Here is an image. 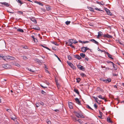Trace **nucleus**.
Returning <instances> with one entry per match:
<instances>
[{
    "label": "nucleus",
    "instance_id": "f257e3e1",
    "mask_svg": "<svg viewBox=\"0 0 124 124\" xmlns=\"http://www.w3.org/2000/svg\"><path fill=\"white\" fill-rule=\"evenodd\" d=\"M11 65L8 64H3L1 65V67L6 69H9L11 67Z\"/></svg>",
    "mask_w": 124,
    "mask_h": 124
},
{
    "label": "nucleus",
    "instance_id": "f03ea898",
    "mask_svg": "<svg viewBox=\"0 0 124 124\" xmlns=\"http://www.w3.org/2000/svg\"><path fill=\"white\" fill-rule=\"evenodd\" d=\"M105 10L107 14L108 15L112 16V14L110 12V10L107 8H105Z\"/></svg>",
    "mask_w": 124,
    "mask_h": 124
},
{
    "label": "nucleus",
    "instance_id": "7ed1b4c3",
    "mask_svg": "<svg viewBox=\"0 0 124 124\" xmlns=\"http://www.w3.org/2000/svg\"><path fill=\"white\" fill-rule=\"evenodd\" d=\"M77 66L78 69L83 71L84 70V68H83V66H81L80 65H78Z\"/></svg>",
    "mask_w": 124,
    "mask_h": 124
},
{
    "label": "nucleus",
    "instance_id": "20e7f679",
    "mask_svg": "<svg viewBox=\"0 0 124 124\" xmlns=\"http://www.w3.org/2000/svg\"><path fill=\"white\" fill-rule=\"evenodd\" d=\"M89 41H91L92 42H93L94 43L97 45H98L99 44V43L97 41L94 39H89Z\"/></svg>",
    "mask_w": 124,
    "mask_h": 124
},
{
    "label": "nucleus",
    "instance_id": "39448f33",
    "mask_svg": "<svg viewBox=\"0 0 124 124\" xmlns=\"http://www.w3.org/2000/svg\"><path fill=\"white\" fill-rule=\"evenodd\" d=\"M0 3L4 5L5 6L8 7L9 6V4L8 3H7L6 2H0Z\"/></svg>",
    "mask_w": 124,
    "mask_h": 124
},
{
    "label": "nucleus",
    "instance_id": "423d86ee",
    "mask_svg": "<svg viewBox=\"0 0 124 124\" xmlns=\"http://www.w3.org/2000/svg\"><path fill=\"white\" fill-rule=\"evenodd\" d=\"M103 37L104 38L107 37L108 38H111L112 37V36L108 34H104Z\"/></svg>",
    "mask_w": 124,
    "mask_h": 124
},
{
    "label": "nucleus",
    "instance_id": "0eeeda50",
    "mask_svg": "<svg viewBox=\"0 0 124 124\" xmlns=\"http://www.w3.org/2000/svg\"><path fill=\"white\" fill-rule=\"evenodd\" d=\"M78 41H76L73 39H70V43H71V44H72L73 43H74V44L78 43Z\"/></svg>",
    "mask_w": 124,
    "mask_h": 124
},
{
    "label": "nucleus",
    "instance_id": "6e6552de",
    "mask_svg": "<svg viewBox=\"0 0 124 124\" xmlns=\"http://www.w3.org/2000/svg\"><path fill=\"white\" fill-rule=\"evenodd\" d=\"M75 100L76 101V102L78 105H81L80 102V101L79 99L77 98H76L75 99Z\"/></svg>",
    "mask_w": 124,
    "mask_h": 124
},
{
    "label": "nucleus",
    "instance_id": "1a4fd4ad",
    "mask_svg": "<svg viewBox=\"0 0 124 124\" xmlns=\"http://www.w3.org/2000/svg\"><path fill=\"white\" fill-rule=\"evenodd\" d=\"M87 8L89 10L93 12H95L93 8L89 7H87Z\"/></svg>",
    "mask_w": 124,
    "mask_h": 124
},
{
    "label": "nucleus",
    "instance_id": "9d476101",
    "mask_svg": "<svg viewBox=\"0 0 124 124\" xmlns=\"http://www.w3.org/2000/svg\"><path fill=\"white\" fill-rule=\"evenodd\" d=\"M30 20L34 23L36 24L37 23L36 20L35 19L34 17H32L30 18Z\"/></svg>",
    "mask_w": 124,
    "mask_h": 124
},
{
    "label": "nucleus",
    "instance_id": "9b49d317",
    "mask_svg": "<svg viewBox=\"0 0 124 124\" xmlns=\"http://www.w3.org/2000/svg\"><path fill=\"white\" fill-rule=\"evenodd\" d=\"M8 60H14L15 59V58L14 57L10 56H8Z\"/></svg>",
    "mask_w": 124,
    "mask_h": 124
},
{
    "label": "nucleus",
    "instance_id": "f8f14e48",
    "mask_svg": "<svg viewBox=\"0 0 124 124\" xmlns=\"http://www.w3.org/2000/svg\"><path fill=\"white\" fill-rule=\"evenodd\" d=\"M74 56L75 58L77 59H78V60H79L80 59H81V58L80 56L78 54H77L76 55H74Z\"/></svg>",
    "mask_w": 124,
    "mask_h": 124
},
{
    "label": "nucleus",
    "instance_id": "ddd939ff",
    "mask_svg": "<svg viewBox=\"0 0 124 124\" xmlns=\"http://www.w3.org/2000/svg\"><path fill=\"white\" fill-rule=\"evenodd\" d=\"M70 67L73 70H75L76 69V67L74 66L73 64L71 62H70Z\"/></svg>",
    "mask_w": 124,
    "mask_h": 124
},
{
    "label": "nucleus",
    "instance_id": "4468645a",
    "mask_svg": "<svg viewBox=\"0 0 124 124\" xmlns=\"http://www.w3.org/2000/svg\"><path fill=\"white\" fill-rule=\"evenodd\" d=\"M113 66V67L114 68V69L115 70H116L117 69V66L114 63L112 64Z\"/></svg>",
    "mask_w": 124,
    "mask_h": 124
},
{
    "label": "nucleus",
    "instance_id": "2eb2a0df",
    "mask_svg": "<svg viewBox=\"0 0 124 124\" xmlns=\"http://www.w3.org/2000/svg\"><path fill=\"white\" fill-rule=\"evenodd\" d=\"M46 10L48 11L51 10V8L50 6L49 5H47L46 7Z\"/></svg>",
    "mask_w": 124,
    "mask_h": 124
},
{
    "label": "nucleus",
    "instance_id": "dca6fc26",
    "mask_svg": "<svg viewBox=\"0 0 124 124\" xmlns=\"http://www.w3.org/2000/svg\"><path fill=\"white\" fill-rule=\"evenodd\" d=\"M97 89L99 91H101L103 93L104 92V91L102 89L99 87H97Z\"/></svg>",
    "mask_w": 124,
    "mask_h": 124
},
{
    "label": "nucleus",
    "instance_id": "f3484780",
    "mask_svg": "<svg viewBox=\"0 0 124 124\" xmlns=\"http://www.w3.org/2000/svg\"><path fill=\"white\" fill-rule=\"evenodd\" d=\"M111 81V79L110 78H108L106 79H105V82L106 83H108L110 82Z\"/></svg>",
    "mask_w": 124,
    "mask_h": 124
},
{
    "label": "nucleus",
    "instance_id": "a211bd4d",
    "mask_svg": "<svg viewBox=\"0 0 124 124\" xmlns=\"http://www.w3.org/2000/svg\"><path fill=\"white\" fill-rule=\"evenodd\" d=\"M74 112L76 115V116L78 118H79L80 116H80V113H78L77 112L75 111H74Z\"/></svg>",
    "mask_w": 124,
    "mask_h": 124
},
{
    "label": "nucleus",
    "instance_id": "6ab92c4d",
    "mask_svg": "<svg viewBox=\"0 0 124 124\" xmlns=\"http://www.w3.org/2000/svg\"><path fill=\"white\" fill-rule=\"evenodd\" d=\"M97 4H98L100 5H103L105 4L102 1H101V2L97 1Z\"/></svg>",
    "mask_w": 124,
    "mask_h": 124
},
{
    "label": "nucleus",
    "instance_id": "aec40b11",
    "mask_svg": "<svg viewBox=\"0 0 124 124\" xmlns=\"http://www.w3.org/2000/svg\"><path fill=\"white\" fill-rule=\"evenodd\" d=\"M80 55L81 57L83 58H85V54L83 53H81L80 54Z\"/></svg>",
    "mask_w": 124,
    "mask_h": 124
},
{
    "label": "nucleus",
    "instance_id": "412c9836",
    "mask_svg": "<svg viewBox=\"0 0 124 124\" xmlns=\"http://www.w3.org/2000/svg\"><path fill=\"white\" fill-rule=\"evenodd\" d=\"M107 121L109 123H112L113 122L111 120L110 118L109 117H108L107 118Z\"/></svg>",
    "mask_w": 124,
    "mask_h": 124
},
{
    "label": "nucleus",
    "instance_id": "4be33fe9",
    "mask_svg": "<svg viewBox=\"0 0 124 124\" xmlns=\"http://www.w3.org/2000/svg\"><path fill=\"white\" fill-rule=\"evenodd\" d=\"M8 56H3L2 57V58L4 60H8Z\"/></svg>",
    "mask_w": 124,
    "mask_h": 124
},
{
    "label": "nucleus",
    "instance_id": "5701e85b",
    "mask_svg": "<svg viewBox=\"0 0 124 124\" xmlns=\"http://www.w3.org/2000/svg\"><path fill=\"white\" fill-rule=\"evenodd\" d=\"M82 52L83 53H85L86 51V49L85 48H83V47L81 48Z\"/></svg>",
    "mask_w": 124,
    "mask_h": 124
},
{
    "label": "nucleus",
    "instance_id": "b1692460",
    "mask_svg": "<svg viewBox=\"0 0 124 124\" xmlns=\"http://www.w3.org/2000/svg\"><path fill=\"white\" fill-rule=\"evenodd\" d=\"M33 29H34L35 30H38L39 31H40V28L39 27H36L35 28H32Z\"/></svg>",
    "mask_w": 124,
    "mask_h": 124
},
{
    "label": "nucleus",
    "instance_id": "393cba45",
    "mask_svg": "<svg viewBox=\"0 0 124 124\" xmlns=\"http://www.w3.org/2000/svg\"><path fill=\"white\" fill-rule=\"evenodd\" d=\"M107 55H108V56L111 59H113V58L112 57V55L110 54L109 53L107 54Z\"/></svg>",
    "mask_w": 124,
    "mask_h": 124
},
{
    "label": "nucleus",
    "instance_id": "a878e982",
    "mask_svg": "<svg viewBox=\"0 0 124 124\" xmlns=\"http://www.w3.org/2000/svg\"><path fill=\"white\" fill-rule=\"evenodd\" d=\"M17 31H19V32H24L23 30H22V29H18L17 30Z\"/></svg>",
    "mask_w": 124,
    "mask_h": 124
},
{
    "label": "nucleus",
    "instance_id": "bb28decb",
    "mask_svg": "<svg viewBox=\"0 0 124 124\" xmlns=\"http://www.w3.org/2000/svg\"><path fill=\"white\" fill-rule=\"evenodd\" d=\"M74 92H75L76 93H77L78 95L79 94V93L78 90L77 89H74Z\"/></svg>",
    "mask_w": 124,
    "mask_h": 124
},
{
    "label": "nucleus",
    "instance_id": "cd10ccee",
    "mask_svg": "<svg viewBox=\"0 0 124 124\" xmlns=\"http://www.w3.org/2000/svg\"><path fill=\"white\" fill-rule=\"evenodd\" d=\"M35 3H37L39 4V5H40L41 6H43V4L42 3H41L40 2H39L38 1H36V2H35Z\"/></svg>",
    "mask_w": 124,
    "mask_h": 124
},
{
    "label": "nucleus",
    "instance_id": "c85d7f7f",
    "mask_svg": "<svg viewBox=\"0 0 124 124\" xmlns=\"http://www.w3.org/2000/svg\"><path fill=\"white\" fill-rule=\"evenodd\" d=\"M40 102H38L36 104V106L37 107H38L40 106Z\"/></svg>",
    "mask_w": 124,
    "mask_h": 124
},
{
    "label": "nucleus",
    "instance_id": "c756f323",
    "mask_svg": "<svg viewBox=\"0 0 124 124\" xmlns=\"http://www.w3.org/2000/svg\"><path fill=\"white\" fill-rule=\"evenodd\" d=\"M98 34L100 36L103 35L101 31H100L98 32Z\"/></svg>",
    "mask_w": 124,
    "mask_h": 124
},
{
    "label": "nucleus",
    "instance_id": "7c9ffc66",
    "mask_svg": "<svg viewBox=\"0 0 124 124\" xmlns=\"http://www.w3.org/2000/svg\"><path fill=\"white\" fill-rule=\"evenodd\" d=\"M79 118H84L85 117L84 116H83V115L81 114V113H80V116H79Z\"/></svg>",
    "mask_w": 124,
    "mask_h": 124
},
{
    "label": "nucleus",
    "instance_id": "2f4dec72",
    "mask_svg": "<svg viewBox=\"0 0 124 124\" xmlns=\"http://www.w3.org/2000/svg\"><path fill=\"white\" fill-rule=\"evenodd\" d=\"M76 80H77V82L78 83H79L80 82L81 79L80 78H77Z\"/></svg>",
    "mask_w": 124,
    "mask_h": 124
},
{
    "label": "nucleus",
    "instance_id": "473e14b6",
    "mask_svg": "<svg viewBox=\"0 0 124 124\" xmlns=\"http://www.w3.org/2000/svg\"><path fill=\"white\" fill-rule=\"evenodd\" d=\"M65 42L66 45L67 46L70 45V42H67L66 41Z\"/></svg>",
    "mask_w": 124,
    "mask_h": 124
},
{
    "label": "nucleus",
    "instance_id": "72a5a7b5",
    "mask_svg": "<svg viewBox=\"0 0 124 124\" xmlns=\"http://www.w3.org/2000/svg\"><path fill=\"white\" fill-rule=\"evenodd\" d=\"M16 1L18 3H20V4H23V3L21 1H20V0H16Z\"/></svg>",
    "mask_w": 124,
    "mask_h": 124
},
{
    "label": "nucleus",
    "instance_id": "f704fd0d",
    "mask_svg": "<svg viewBox=\"0 0 124 124\" xmlns=\"http://www.w3.org/2000/svg\"><path fill=\"white\" fill-rule=\"evenodd\" d=\"M86 107L88 108L91 109L92 110H93V109H92L88 105H86Z\"/></svg>",
    "mask_w": 124,
    "mask_h": 124
},
{
    "label": "nucleus",
    "instance_id": "c9c22d12",
    "mask_svg": "<svg viewBox=\"0 0 124 124\" xmlns=\"http://www.w3.org/2000/svg\"><path fill=\"white\" fill-rule=\"evenodd\" d=\"M52 43L54 44L56 46H58V44H57L56 42H55L54 41H52Z\"/></svg>",
    "mask_w": 124,
    "mask_h": 124
},
{
    "label": "nucleus",
    "instance_id": "e433bc0d",
    "mask_svg": "<svg viewBox=\"0 0 124 124\" xmlns=\"http://www.w3.org/2000/svg\"><path fill=\"white\" fill-rule=\"evenodd\" d=\"M94 9L96 10L99 11H103V10H101L100 9H98V8H95Z\"/></svg>",
    "mask_w": 124,
    "mask_h": 124
},
{
    "label": "nucleus",
    "instance_id": "4c0bfd02",
    "mask_svg": "<svg viewBox=\"0 0 124 124\" xmlns=\"http://www.w3.org/2000/svg\"><path fill=\"white\" fill-rule=\"evenodd\" d=\"M41 92L42 94H44V95L46 94V93L43 90H42Z\"/></svg>",
    "mask_w": 124,
    "mask_h": 124
},
{
    "label": "nucleus",
    "instance_id": "58836bf2",
    "mask_svg": "<svg viewBox=\"0 0 124 124\" xmlns=\"http://www.w3.org/2000/svg\"><path fill=\"white\" fill-rule=\"evenodd\" d=\"M17 13H18V14H20V15H21V14L22 15L23 14V12H22L21 11H18V12Z\"/></svg>",
    "mask_w": 124,
    "mask_h": 124
},
{
    "label": "nucleus",
    "instance_id": "ea45409f",
    "mask_svg": "<svg viewBox=\"0 0 124 124\" xmlns=\"http://www.w3.org/2000/svg\"><path fill=\"white\" fill-rule=\"evenodd\" d=\"M72 119L75 122L77 121L75 117H72Z\"/></svg>",
    "mask_w": 124,
    "mask_h": 124
},
{
    "label": "nucleus",
    "instance_id": "a19ab883",
    "mask_svg": "<svg viewBox=\"0 0 124 124\" xmlns=\"http://www.w3.org/2000/svg\"><path fill=\"white\" fill-rule=\"evenodd\" d=\"M54 55L57 58H58V59L59 61H60V62H61V60L55 54H54Z\"/></svg>",
    "mask_w": 124,
    "mask_h": 124
},
{
    "label": "nucleus",
    "instance_id": "79ce46f5",
    "mask_svg": "<svg viewBox=\"0 0 124 124\" xmlns=\"http://www.w3.org/2000/svg\"><path fill=\"white\" fill-rule=\"evenodd\" d=\"M45 83L48 85H49V84H50V83L49 82H47L46 81H45Z\"/></svg>",
    "mask_w": 124,
    "mask_h": 124
},
{
    "label": "nucleus",
    "instance_id": "37998d69",
    "mask_svg": "<svg viewBox=\"0 0 124 124\" xmlns=\"http://www.w3.org/2000/svg\"><path fill=\"white\" fill-rule=\"evenodd\" d=\"M116 41L117 43L120 44L121 45H122V44L121 43L120 41L118 40H116Z\"/></svg>",
    "mask_w": 124,
    "mask_h": 124
},
{
    "label": "nucleus",
    "instance_id": "c03bdc74",
    "mask_svg": "<svg viewBox=\"0 0 124 124\" xmlns=\"http://www.w3.org/2000/svg\"><path fill=\"white\" fill-rule=\"evenodd\" d=\"M80 75L81 76L83 77H84L85 76V75L83 73H82Z\"/></svg>",
    "mask_w": 124,
    "mask_h": 124
},
{
    "label": "nucleus",
    "instance_id": "a18cd8bd",
    "mask_svg": "<svg viewBox=\"0 0 124 124\" xmlns=\"http://www.w3.org/2000/svg\"><path fill=\"white\" fill-rule=\"evenodd\" d=\"M22 47L23 48H24V49H28V47L26 46H23Z\"/></svg>",
    "mask_w": 124,
    "mask_h": 124
},
{
    "label": "nucleus",
    "instance_id": "49530a36",
    "mask_svg": "<svg viewBox=\"0 0 124 124\" xmlns=\"http://www.w3.org/2000/svg\"><path fill=\"white\" fill-rule=\"evenodd\" d=\"M100 80L101 81H102L105 83V79H103V78H101V79H100Z\"/></svg>",
    "mask_w": 124,
    "mask_h": 124
},
{
    "label": "nucleus",
    "instance_id": "de8ad7c7",
    "mask_svg": "<svg viewBox=\"0 0 124 124\" xmlns=\"http://www.w3.org/2000/svg\"><path fill=\"white\" fill-rule=\"evenodd\" d=\"M94 107L96 109H97L98 107L95 104L94 105Z\"/></svg>",
    "mask_w": 124,
    "mask_h": 124
},
{
    "label": "nucleus",
    "instance_id": "09e8293b",
    "mask_svg": "<svg viewBox=\"0 0 124 124\" xmlns=\"http://www.w3.org/2000/svg\"><path fill=\"white\" fill-rule=\"evenodd\" d=\"M23 58L25 60H26L27 59V57L25 56H23Z\"/></svg>",
    "mask_w": 124,
    "mask_h": 124
},
{
    "label": "nucleus",
    "instance_id": "8fccbe9b",
    "mask_svg": "<svg viewBox=\"0 0 124 124\" xmlns=\"http://www.w3.org/2000/svg\"><path fill=\"white\" fill-rule=\"evenodd\" d=\"M65 23L67 25H68L70 24V21H66V22Z\"/></svg>",
    "mask_w": 124,
    "mask_h": 124
},
{
    "label": "nucleus",
    "instance_id": "3c124183",
    "mask_svg": "<svg viewBox=\"0 0 124 124\" xmlns=\"http://www.w3.org/2000/svg\"><path fill=\"white\" fill-rule=\"evenodd\" d=\"M83 48H85V49H86V51H87V50L89 49L87 47H85L83 46Z\"/></svg>",
    "mask_w": 124,
    "mask_h": 124
},
{
    "label": "nucleus",
    "instance_id": "603ef678",
    "mask_svg": "<svg viewBox=\"0 0 124 124\" xmlns=\"http://www.w3.org/2000/svg\"><path fill=\"white\" fill-rule=\"evenodd\" d=\"M78 121L80 124H82V122L81 121V120L80 119H78Z\"/></svg>",
    "mask_w": 124,
    "mask_h": 124
},
{
    "label": "nucleus",
    "instance_id": "864d4df0",
    "mask_svg": "<svg viewBox=\"0 0 124 124\" xmlns=\"http://www.w3.org/2000/svg\"><path fill=\"white\" fill-rule=\"evenodd\" d=\"M31 37L33 39V40H34V41H35V38H35L34 37V36H31Z\"/></svg>",
    "mask_w": 124,
    "mask_h": 124
},
{
    "label": "nucleus",
    "instance_id": "5fc2aeb1",
    "mask_svg": "<svg viewBox=\"0 0 124 124\" xmlns=\"http://www.w3.org/2000/svg\"><path fill=\"white\" fill-rule=\"evenodd\" d=\"M85 60H86L87 61H88L89 60V58L87 56H86V57L85 58Z\"/></svg>",
    "mask_w": 124,
    "mask_h": 124
},
{
    "label": "nucleus",
    "instance_id": "6e6d98bb",
    "mask_svg": "<svg viewBox=\"0 0 124 124\" xmlns=\"http://www.w3.org/2000/svg\"><path fill=\"white\" fill-rule=\"evenodd\" d=\"M107 63H112V64L113 63V62L111 61H107Z\"/></svg>",
    "mask_w": 124,
    "mask_h": 124
},
{
    "label": "nucleus",
    "instance_id": "4d7b16f0",
    "mask_svg": "<svg viewBox=\"0 0 124 124\" xmlns=\"http://www.w3.org/2000/svg\"><path fill=\"white\" fill-rule=\"evenodd\" d=\"M70 47H71L72 48H74V49H75V47L73 46L72 44H70Z\"/></svg>",
    "mask_w": 124,
    "mask_h": 124
},
{
    "label": "nucleus",
    "instance_id": "13d9d810",
    "mask_svg": "<svg viewBox=\"0 0 124 124\" xmlns=\"http://www.w3.org/2000/svg\"><path fill=\"white\" fill-rule=\"evenodd\" d=\"M6 111L9 112H10L11 111V110L10 109H6Z\"/></svg>",
    "mask_w": 124,
    "mask_h": 124
},
{
    "label": "nucleus",
    "instance_id": "bf43d9fd",
    "mask_svg": "<svg viewBox=\"0 0 124 124\" xmlns=\"http://www.w3.org/2000/svg\"><path fill=\"white\" fill-rule=\"evenodd\" d=\"M47 122L48 124H51V122L50 121H47Z\"/></svg>",
    "mask_w": 124,
    "mask_h": 124
},
{
    "label": "nucleus",
    "instance_id": "052dcab7",
    "mask_svg": "<svg viewBox=\"0 0 124 124\" xmlns=\"http://www.w3.org/2000/svg\"><path fill=\"white\" fill-rule=\"evenodd\" d=\"M28 70L32 72H34V71H33V70L31 69H29Z\"/></svg>",
    "mask_w": 124,
    "mask_h": 124
},
{
    "label": "nucleus",
    "instance_id": "680f3d73",
    "mask_svg": "<svg viewBox=\"0 0 124 124\" xmlns=\"http://www.w3.org/2000/svg\"><path fill=\"white\" fill-rule=\"evenodd\" d=\"M40 105H42L43 106L44 105V103L43 102H41V103H40Z\"/></svg>",
    "mask_w": 124,
    "mask_h": 124
},
{
    "label": "nucleus",
    "instance_id": "e2e57ef3",
    "mask_svg": "<svg viewBox=\"0 0 124 124\" xmlns=\"http://www.w3.org/2000/svg\"><path fill=\"white\" fill-rule=\"evenodd\" d=\"M83 42L84 43H86L89 42V41H83Z\"/></svg>",
    "mask_w": 124,
    "mask_h": 124
},
{
    "label": "nucleus",
    "instance_id": "0e129e2a",
    "mask_svg": "<svg viewBox=\"0 0 124 124\" xmlns=\"http://www.w3.org/2000/svg\"><path fill=\"white\" fill-rule=\"evenodd\" d=\"M41 86L42 87V88H47V87H46V86H43V85H41Z\"/></svg>",
    "mask_w": 124,
    "mask_h": 124
},
{
    "label": "nucleus",
    "instance_id": "69168bd1",
    "mask_svg": "<svg viewBox=\"0 0 124 124\" xmlns=\"http://www.w3.org/2000/svg\"><path fill=\"white\" fill-rule=\"evenodd\" d=\"M54 111H55V112H58L59 111V110L58 109H56L55 110H54Z\"/></svg>",
    "mask_w": 124,
    "mask_h": 124
},
{
    "label": "nucleus",
    "instance_id": "338daca9",
    "mask_svg": "<svg viewBox=\"0 0 124 124\" xmlns=\"http://www.w3.org/2000/svg\"><path fill=\"white\" fill-rule=\"evenodd\" d=\"M112 75L113 76H117L118 75V74H116L115 73H113Z\"/></svg>",
    "mask_w": 124,
    "mask_h": 124
},
{
    "label": "nucleus",
    "instance_id": "774afa93",
    "mask_svg": "<svg viewBox=\"0 0 124 124\" xmlns=\"http://www.w3.org/2000/svg\"><path fill=\"white\" fill-rule=\"evenodd\" d=\"M98 97L100 98H101V99H102V96L101 95H99L98 96Z\"/></svg>",
    "mask_w": 124,
    "mask_h": 124
}]
</instances>
